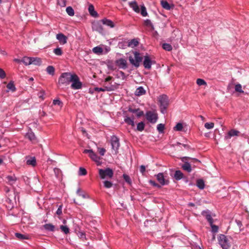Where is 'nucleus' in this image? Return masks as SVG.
<instances>
[{
	"mask_svg": "<svg viewBox=\"0 0 249 249\" xmlns=\"http://www.w3.org/2000/svg\"><path fill=\"white\" fill-rule=\"evenodd\" d=\"M133 53L134 56L130 55L128 57V60L131 64L137 68L140 66V63L142 61L143 57L138 52L134 51Z\"/></svg>",
	"mask_w": 249,
	"mask_h": 249,
	"instance_id": "nucleus-1",
	"label": "nucleus"
},
{
	"mask_svg": "<svg viewBox=\"0 0 249 249\" xmlns=\"http://www.w3.org/2000/svg\"><path fill=\"white\" fill-rule=\"evenodd\" d=\"M73 76V73L71 72H63L62 73L58 79V84L67 86L71 83V77Z\"/></svg>",
	"mask_w": 249,
	"mask_h": 249,
	"instance_id": "nucleus-2",
	"label": "nucleus"
},
{
	"mask_svg": "<svg viewBox=\"0 0 249 249\" xmlns=\"http://www.w3.org/2000/svg\"><path fill=\"white\" fill-rule=\"evenodd\" d=\"M99 175L101 179H110L113 176V171L109 168L105 169H99Z\"/></svg>",
	"mask_w": 249,
	"mask_h": 249,
	"instance_id": "nucleus-3",
	"label": "nucleus"
},
{
	"mask_svg": "<svg viewBox=\"0 0 249 249\" xmlns=\"http://www.w3.org/2000/svg\"><path fill=\"white\" fill-rule=\"evenodd\" d=\"M71 89H79L82 88V83L80 81L78 75L75 73H73V76L71 77Z\"/></svg>",
	"mask_w": 249,
	"mask_h": 249,
	"instance_id": "nucleus-4",
	"label": "nucleus"
},
{
	"mask_svg": "<svg viewBox=\"0 0 249 249\" xmlns=\"http://www.w3.org/2000/svg\"><path fill=\"white\" fill-rule=\"evenodd\" d=\"M159 102L161 112L164 113L169 105L168 98L166 95H162L159 98Z\"/></svg>",
	"mask_w": 249,
	"mask_h": 249,
	"instance_id": "nucleus-5",
	"label": "nucleus"
},
{
	"mask_svg": "<svg viewBox=\"0 0 249 249\" xmlns=\"http://www.w3.org/2000/svg\"><path fill=\"white\" fill-rule=\"evenodd\" d=\"M218 242L221 248L223 249H228L230 244L227 237L224 234H220L218 238Z\"/></svg>",
	"mask_w": 249,
	"mask_h": 249,
	"instance_id": "nucleus-6",
	"label": "nucleus"
},
{
	"mask_svg": "<svg viewBox=\"0 0 249 249\" xmlns=\"http://www.w3.org/2000/svg\"><path fill=\"white\" fill-rule=\"evenodd\" d=\"M146 119L151 123L155 124L158 120V114L155 111H148L145 114Z\"/></svg>",
	"mask_w": 249,
	"mask_h": 249,
	"instance_id": "nucleus-7",
	"label": "nucleus"
},
{
	"mask_svg": "<svg viewBox=\"0 0 249 249\" xmlns=\"http://www.w3.org/2000/svg\"><path fill=\"white\" fill-rule=\"evenodd\" d=\"M111 144L112 149L115 151V154H117L120 146L119 139L115 136H112L111 138Z\"/></svg>",
	"mask_w": 249,
	"mask_h": 249,
	"instance_id": "nucleus-8",
	"label": "nucleus"
},
{
	"mask_svg": "<svg viewBox=\"0 0 249 249\" xmlns=\"http://www.w3.org/2000/svg\"><path fill=\"white\" fill-rule=\"evenodd\" d=\"M84 153H89V157L96 162L99 161L100 158L93 151L92 149H85L83 151Z\"/></svg>",
	"mask_w": 249,
	"mask_h": 249,
	"instance_id": "nucleus-9",
	"label": "nucleus"
},
{
	"mask_svg": "<svg viewBox=\"0 0 249 249\" xmlns=\"http://www.w3.org/2000/svg\"><path fill=\"white\" fill-rule=\"evenodd\" d=\"M156 178L161 185H167L169 183V181L165 179L163 173H160L156 175Z\"/></svg>",
	"mask_w": 249,
	"mask_h": 249,
	"instance_id": "nucleus-10",
	"label": "nucleus"
},
{
	"mask_svg": "<svg viewBox=\"0 0 249 249\" xmlns=\"http://www.w3.org/2000/svg\"><path fill=\"white\" fill-rule=\"evenodd\" d=\"M6 182L10 185H13L17 180V178L15 175H8L5 177Z\"/></svg>",
	"mask_w": 249,
	"mask_h": 249,
	"instance_id": "nucleus-11",
	"label": "nucleus"
},
{
	"mask_svg": "<svg viewBox=\"0 0 249 249\" xmlns=\"http://www.w3.org/2000/svg\"><path fill=\"white\" fill-rule=\"evenodd\" d=\"M116 63L120 68L124 70L127 68V61L124 58H120L116 60Z\"/></svg>",
	"mask_w": 249,
	"mask_h": 249,
	"instance_id": "nucleus-12",
	"label": "nucleus"
},
{
	"mask_svg": "<svg viewBox=\"0 0 249 249\" xmlns=\"http://www.w3.org/2000/svg\"><path fill=\"white\" fill-rule=\"evenodd\" d=\"M152 62L148 55H145L144 57V61L143 65L144 67L146 69H150Z\"/></svg>",
	"mask_w": 249,
	"mask_h": 249,
	"instance_id": "nucleus-13",
	"label": "nucleus"
},
{
	"mask_svg": "<svg viewBox=\"0 0 249 249\" xmlns=\"http://www.w3.org/2000/svg\"><path fill=\"white\" fill-rule=\"evenodd\" d=\"M160 4L163 8L166 10H170L173 9L174 6L173 4H170L166 0H161Z\"/></svg>",
	"mask_w": 249,
	"mask_h": 249,
	"instance_id": "nucleus-14",
	"label": "nucleus"
},
{
	"mask_svg": "<svg viewBox=\"0 0 249 249\" xmlns=\"http://www.w3.org/2000/svg\"><path fill=\"white\" fill-rule=\"evenodd\" d=\"M56 38L60 44H65L67 42V37L62 33L57 34Z\"/></svg>",
	"mask_w": 249,
	"mask_h": 249,
	"instance_id": "nucleus-15",
	"label": "nucleus"
},
{
	"mask_svg": "<svg viewBox=\"0 0 249 249\" xmlns=\"http://www.w3.org/2000/svg\"><path fill=\"white\" fill-rule=\"evenodd\" d=\"M92 29L99 33H102L103 32V29L100 23V21L96 23H94L92 25Z\"/></svg>",
	"mask_w": 249,
	"mask_h": 249,
	"instance_id": "nucleus-16",
	"label": "nucleus"
},
{
	"mask_svg": "<svg viewBox=\"0 0 249 249\" xmlns=\"http://www.w3.org/2000/svg\"><path fill=\"white\" fill-rule=\"evenodd\" d=\"M25 137L28 139L33 143L37 142L35 134L32 131L28 132L25 135Z\"/></svg>",
	"mask_w": 249,
	"mask_h": 249,
	"instance_id": "nucleus-17",
	"label": "nucleus"
},
{
	"mask_svg": "<svg viewBox=\"0 0 249 249\" xmlns=\"http://www.w3.org/2000/svg\"><path fill=\"white\" fill-rule=\"evenodd\" d=\"M129 6L136 13H139L140 12L139 6L136 1L129 2L128 3Z\"/></svg>",
	"mask_w": 249,
	"mask_h": 249,
	"instance_id": "nucleus-18",
	"label": "nucleus"
},
{
	"mask_svg": "<svg viewBox=\"0 0 249 249\" xmlns=\"http://www.w3.org/2000/svg\"><path fill=\"white\" fill-rule=\"evenodd\" d=\"M128 111L131 113H136L138 117H140L143 115L144 114L143 111L141 110L140 108L133 109L131 107H129L128 109Z\"/></svg>",
	"mask_w": 249,
	"mask_h": 249,
	"instance_id": "nucleus-19",
	"label": "nucleus"
},
{
	"mask_svg": "<svg viewBox=\"0 0 249 249\" xmlns=\"http://www.w3.org/2000/svg\"><path fill=\"white\" fill-rule=\"evenodd\" d=\"M114 87L113 86H110L109 87L105 86L104 88H96L95 90L98 91H111L114 90Z\"/></svg>",
	"mask_w": 249,
	"mask_h": 249,
	"instance_id": "nucleus-20",
	"label": "nucleus"
},
{
	"mask_svg": "<svg viewBox=\"0 0 249 249\" xmlns=\"http://www.w3.org/2000/svg\"><path fill=\"white\" fill-rule=\"evenodd\" d=\"M145 93L146 90L142 87H139L138 88L135 92V95L137 96H140L144 95Z\"/></svg>",
	"mask_w": 249,
	"mask_h": 249,
	"instance_id": "nucleus-21",
	"label": "nucleus"
},
{
	"mask_svg": "<svg viewBox=\"0 0 249 249\" xmlns=\"http://www.w3.org/2000/svg\"><path fill=\"white\" fill-rule=\"evenodd\" d=\"M134 117L131 118L130 117L125 116L124 121L125 123L129 125H131L132 126H134Z\"/></svg>",
	"mask_w": 249,
	"mask_h": 249,
	"instance_id": "nucleus-22",
	"label": "nucleus"
},
{
	"mask_svg": "<svg viewBox=\"0 0 249 249\" xmlns=\"http://www.w3.org/2000/svg\"><path fill=\"white\" fill-rule=\"evenodd\" d=\"M100 22H102L103 24L109 26L111 28H113L114 27V24L111 20L109 19L105 18L101 20Z\"/></svg>",
	"mask_w": 249,
	"mask_h": 249,
	"instance_id": "nucleus-23",
	"label": "nucleus"
},
{
	"mask_svg": "<svg viewBox=\"0 0 249 249\" xmlns=\"http://www.w3.org/2000/svg\"><path fill=\"white\" fill-rule=\"evenodd\" d=\"M181 167L184 170L186 171L189 173L192 171L191 164L188 161H185V163L181 166Z\"/></svg>",
	"mask_w": 249,
	"mask_h": 249,
	"instance_id": "nucleus-24",
	"label": "nucleus"
},
{
	"mask_svg": "<svg viewBox=\"0 0 249 249\" xmlns=\"http://www.w3.org/2000/svg\"><path fill=\"white\" fill-rule=\"evenodd\" d=\"M89 12L91 16L95 18L98 17V13L94 10V6L92 5L89 6Z\"/></svg>",
	"mask_w": 249,
	"mask_h": 249,
	"instance_id": "nucleus-25",
	"label": "nucleus"
},
{
	"mask_svg": "<svg viewBox=\"0 0 249 249\" xmlns=\"http://www.w3.org/2000/svg\"><path fill=\"white\" fill-rule=\"evenodd\" d=\"M183 177V173L180 170H177L174 174V178L176 180H180Z\"/></svg>",
	"mask_w": 249,
	"mask_h": 249,
	"instance_id": "nucleus-26",
	"label": "nucleus"
},
{
	"mask_svg": "<svg viewBox=\"0 0 249 249\" xmlns=\"http://www.w3.org/2000/svg\"><path fill=\"white\" fill-rule=\"evenodd\" d=\"M92 52L97 54H101L103 52V49L100 46H96L92 49Z\"/></svg>",
	"mask_w": 249,
	"mask_h": 249,
	"instance_id": "nucleus-27",
	"label": "nucleus"
},
{
	"mask_svg": "<svg viewBox=\"0 0 249 249\" xmlns=\"http://www.w3.org/2000/svg\"><path fill=\"white\" fill-rule=\"evenodd\" d=\"M139 42L137 39H133L128 42V46L133 48L137 46Z\"/></svg>",
	"mask_w": 249,
	"mask_h": 249,
	"instance_id": "nucleus-28",
	"label": "nucleus"
},
{
	"mask_svg": "<svg viewBox=\"0 0 249 249\" xmlns=\"http://www.w3.org/2000/svg\"><path fill=\"white\" fill-rule=\"evenodd\" d=\"M32 63L31 64H34L35 65H40L41 64V60L40 58L38 57H32Z\"/></svg>",
	"mask_w": 249,
	"mask_h": 249,
	"instance_id": "nucleus-29",
	"label": "nucleus"
},
{
	"mask_svg": "<svg viewBox=\"0 0 249 249\" xmlns=\"http://www.w3.org/2000/svg\"><path fill=\"white\" fill-rule=\"evenodd\" d=\"M239 133V131L234 129H231L228 132V135L226 137L227 138H230L231 137L237 136Z\"/></svg>",
	"mask_w": 249,
	"mask_h": 249,
	"instance_id": "nucleus-30",
	"label": "nucleus"
},
{
	"mask_svg": "<svg viewBox=\"0 0 249 249\" xmlns=\"http://www.w3.org/2000/svg\"><path fill=\"white\" fill-rule=\"evenodd\" d=\"M26 163L28 165H30L35 166L36 165V160L35 157H32L26 161Z\"/></svg>",
	"mask_w": 249,
	"mask_h": 249,
	"instance_id": "nucleus-31",
	"label": "nucleus"
},
{
	"mask_svg": "<svg viewBox=\"0 0 249 249\" xmlns=\"http://www.w3.org/2000/svg\"><path fill=\"white\" fill-rule=\"evenodd\" d=\"M43 226L44 229L47 231H54V226L52 224H45Z\"/></svg>",
	"mask_w": 249,
	"mask_h": 249,
	"instance_id": "nucleus-32",
	"label": "nucleus"
},
{
	"mask_svg": "<svg viewBox=\"0 0 249 249\" xmlns=\"http://www.w3.org/2000/svg\"><path fill=\"white\" fill-rule=\"evenodd\" d=\"M32 57H24L21 60V62H22L23 63H24L25 65H30L31 64L32 62Z\"/></svg>",
	"mask_w": 249,
	"mask_h": 249,
	"instance_id": "nucleus-33",
	"label": "nucleus"
},
{
	"mask_svg": "<svg viewBox=\"0 0 249 249\" xmlns=\"http://www.w3.org/2000/svg\"><path fill=\"white\" fill-rule=\"evenodd\" d=\"M7 88L8 89L12 91H15L16 90V88L14 84V82L11 81L7 85Z\"/></svg>",
	"mask_w": 249,
	"mask_h": 249,
	"instance_id": "nucleus-34",
	"label": "nucleus"
},
{
	"mask_svg": "<svg viewBox=\"0 0 249 249\" xmlns=\"http://www.w3.org/2000/svg\"><path fill=\"white\" fill-rule=\"evenodd\" d=\"M196 185L200 189H203L204 188V182L202 179H198L197 180Z\"/></svg>",
	"mask_w": 249,
	"mask_h": 249,
	"instance_id": "nucleus-35",
	"label": "nucleus"
},
{
	"mask_svg": "<svg viewBox=\"0 0 249 249\" xmlns=\"http://www.w3.org/2000/svg\"><path fill=\"white\" fill-rule=\"evenodd\" d=\"M46 71L49 74L53 75L54 73V68L53 66H49L46 68Z\"/></svg>",
	"mask_w": 249,
	"mask_h": 249,
	"instance_id": "nucleus-36",
	"label": "nucleus"
},
{
	"mask_svg": "<svg viewBox=\"0 0 249 249\" xmlns=\"http://www.w3.org/2000/svg\"><path fill=\"white\" fill-rule=\"evenodd\" d=\"M162 48L167 51H171L172 50V46L168 43H163Z\"/></svg>",
	"mask_w": 249,
	"mask_h": 249,
	"instance_id": "nucleus-37",
	"label": "nucleus"
},
{
	"mask_svg": "<svg viewBox=\"0 0 249 249\" xmlns=\"http://www.w3.org/2000/svg\"><path fill=\"white\" fill-rule=\"evenodd\" d=\"M145 126L144 124L142 122L138 124L137 126V130L139 131H142L144 130Z\"/></svg>",
	"mask_w": 249,
	"mask_h": 249,
	"instance_id": "nucleus-38",
	"label": "nucleus"
},
{
	"mask_svg": "<svg viewBox=\"0 0 249 249\" xmlns=\"http://www.w3.org/2000/svg\"><path fill=\"white\" fill-rule=\"evenodd\" d=\"M66 12L67 14L70 16H73L74 15V12L72 8L69 6L66 8Z\"/></svg>",
	"mask_w": 249,
	"mask_h": 249,
	"instance_id": "nucleus-39",
	"label": "nucleus"
},
{
	"mask_svg": "<svg viewBox=\"0 0 249 249\" xmlns=\"http://www.w3.org/2000/svg\"><path fill=\"white\" fill-rule=\"evenodd\" d=\"M144 25L147 27H150L152 30H153L154 29L152 23L149 19H146L144 21Z\"/></svg>",
	"mask_w": 249,
	"mask_h": 249,
	"instance_id": "nucleus-40",
	"label": "nucleus"
},
{
	"mask_svg": "<svg viewBox=\"0 0 249 249\" xmlns=\"http://www.w3.org/2000/svg\"><path fill=\"white\" fill-rule=\"evenodd\" d=\"M141 14L143 17H145L147 15L146 9L144 5L141 6Z\"/></svg>",
	"mask_w": 249,
	"mask_h": 249,
	"instance_id": "nucleus-41",
	"label": "nucleus"
},
{
	"mask_svg": "<svg viewBox=\"0 0 249 249\" xmlns=\"http://www.w3.org/2000/svg\"><path fill=\"white\" fill-rule=\"evenodd\" d=\"M235 90L236 92H239V93H243L244 91L242 89V86L240 84H236L235 86Z\"/></svg>",
	"mask_w": 249,
	"mask_h": 249,
	"instance_id": "nucleus-42",
	"label": "nucleus"
},
{
	"mask_svg": "<svg viewBox=\"0 0 249 249\" xmlns=\"http://www.w3.org/2000/svg\"><path fill=\"white\" fill-rule=\"evenodd\" d=\"M16 237L19 239H28L27 237L22 234L19 233H15Z\"/></svg>",
	"mask_w": 249,
	"mask_h": 249,
	"instance_id": "nucleus-43",
	"label": "nucleus"
},
{
	"mask_svg": "<svg viewBox=\"0 0 249 249\" xmlns=\"http://www.w3.org/2000/svg\"><path fill=\"white\" fill-rule=\"evenodd\" d=\"M60 228L61 230V231L63 232H64L65 234H68V233H69V229L67 226L61 225Z\"/></svg>",
	"mask_w": 249,
	"mask_h": 249,
	"instance_id": "nucleus-44",
	"label": "nucleus"
},
{
	"mask_svg": "<svg viewBox=\"0 0 249 249\" xmlns=\"http://www.w3.org/2000/svg\"><path fill=\"white\" fill-rule=\"evenodd\" d=\"M157 129L159 133H162L163 132L164 129V124H160L157 125Z\"/></svg>",
	"mask_w": 249,
	"mask_h": 249,
	"instance_id": "nucleus-45",
	"label": "nucleus"
},
{
	"mask_svg": "<svg viewBox=\"0 0 249 249\" xmlns=\"http://www.w3.org/2000/svg\"><path fill=\"white\" fill-rule=\"evenodd\" d=\"M53 53L57 55L60 56L62 54V51L60 48H57L53 50Z\"/></svg>",
	"mask_w": 249,
	"mask_h": 249,
	"instance_id": "nucleus-46",
	"label": "nucleus"
},
{
	"mask_svg": "<svg viewBox=\"0 0 249 249\" xmlns=\"http://www.w3.org/2000/svg\"><path fill=\"white\" fill-rule=\"evenodd\" d=\"M196 84L198 86L206 85V82L202 79L198 78L196 80Z\"/></svg>",
	"mask_w": 249,
	"mask_h": 249,
	"instance_id": "nucleus-47",
	"label": "nucleus"
},
{
	"mask_svg": "<svg viewBox=\"0 0 249 249\" xmlns=\"http://www.w3.org/2000/svg\"><path fill=\"white\" fill-rule=\"evenodd\" d=\"M104 185L106 188H110L112 186L113 184L109 181L106 180L104 181Z\"/></svg>",
	"mask_w": 249,
	"mask_h": 249,
	"instance_id": "nucleus-48",
	"label": "nucleus"
},
{
	"mask_svg": "<svg viewBox=\"0 0 249 249\" xmlns=\"http://www.w3.org/2000/svg\"><path fill=\"white\" fill-rule=\"evenodd\" d=\"M205 127L207 129H212L214 127V123H206L205 125Z\"/></svg>",
	"mask_w": 249,
	"mask_h": 249,
	"instance_id": "nucleus-49",
	"label": "nucleus"
},
{
	"mask_svg": "<svg viewBox=\"0 0 249 249\" xmlns=\"http://www.w3.org/2000/svg\"><path fill=\"white\" fill-rule=\"evenodd\" d=\"M183 128V125L181 123H178L174 127V129L177 131H181Z\"/></svg>",
	"mask_w": 249,
	"mask_h": 249,
	"instance_id": "nucleus-50",
	"label": "nucleus"
},
{
	"mask_svg": "<svg viewBox=\"0 0 249 249\" xmlns=\"http://www.w3.org/2000/svg\"><path fill=\"white\" fill-rule=\"evenodd\" d=\"M87 172L86 170L82 167H80L79 168V175L81 176H85L87 175Z\"/></svg>",
	"mask_w": 249,
	"mask_h": 249,
	"instance_id": "nucleus-51",
	"label": "nucleus"
},
{
	"mask_svg": "<svg viewBox=\"0 0 249 249\" xmlns=\"http://www.w3.org/2000/svg\"><path fill=\"white\" fill-rule=\"evenodd\" d=\"M206 219L209 222L210 224L213 223V220L210 214H206L205 215Z\"/></svg>",
	"mask_w": 249,
	"mask_h": 249,
	"instance_id": "nucleus-52",
	"label": "nucleus"
},
{
	"mask_svg": "<svg viewBox=\"0 0 249 249\" xmlns=\"http://www.w3.org/2000/svg\"><path fill=\"white\" fill-rule=\"evenodd\" d=\"M123 178L127 183H128L129 184H131V180L129 176L126 174H124Z\"/></svg>",
	"mask_w": 249,
	"mask_h": 249,
	"instance_id": "nucleus-53",
	"label": "nucleus"
},
{
	"mask_svg": "<svg viewBox=\"0 0 249 249\" xmlns=\"http://www.w3.org/2000/svg\"><path fill=\"white\" fill-rule=\"evenodd\" d=\"M77 194L79 196H81L83 198H86L87 197V195L85 193L82 192L80 189L77 190Z\"/></svg>",
	"mask_w": 249,
	"mask_h": 249,
	"instance_id": "nucleus-54",
	"label": "nucleus"
},
{
	"mask_svg": "<svg viewBox=\"0 0 249 249\" xmlns=\"http://www.w3.org/2000/svg\"><path fill=\"white\" fill-rule=\"evenodd\" d=\"M210 226L212 228V231L213 232H217L218 230V227L217 226L213 225V223L210 224Z\"/></svg>",
	"mask_w": 249,
	"mask_h": 249,
	"instance_id": "nucleus-55",
	"label": "nucleus"
},
{
	"mask_svg": "<svg viewBox=\"0 0 249 249\" xmlns=\"http://www.w3.org/2000/svg\"><path fill=\"white\" fill-rule=\"evenodd\" d=\"M149 183H150L151 185H152V186H153L157 187H158V188H160L161 187V185H160V184H158L157 183H156V182L155 181H154V180H150L149 181Z\"/></svg>",
	"mask_w": 249,
	"mask_h": 249,
	"instance_id": "nucleus-56",
	"label": "nucleus"
},
{
	"mask_svg": "<svg viewBox=\"0 0 249 249\" xmlns=\"http://www.w3.org/2000/svg\"><path fill=\"white\" fill-rule=\"evenodd\" d=\"M57 4L61 7L66 6L65 0H57Z\"/></svg>",
	"mask_w": 249,
	"mask_h": 249,
	"instance_id": "nucleus-57",
	"label": "nucleus"
},
{
	"mask_svg": "<svg viewBox=\"0 0 249 249\" xmlns=\"http://www.w3.org/2000/svg\"><path fill=\"white\" fill-rule=\"evenodd\" d=\"M98 151L101 156H104L106 150L104 148H98Z\"/></svg>",
	"mask_w": 249,
	"mask_h": 249,
	"instance_id": "nucleus-58",
	"label": "nucleus"
},
{
	"mask_svg": "<svg viewBox=\"0 0 249 249\" xmlns=\"http://www.w3.org/2000/svg\"><path fill=\"white\" fill-rule=\"evenodd\" d=\"M53 104L54 105H58L59 106H62L63 104L60 100H59L58 99H56V100H54L53 101Z\"/></svg>",
	"mask_w": 249,
	"mask_h": 249,
	"instance_id": "nucleus-59",
	"label": "nucleus"
},
{
	"mask_svg": "<svg viewBox=\"0 0 249 249\" xmlns=\"http://www.w3.org/2000/svg\"><path fill=\"white\" fill-rule=\"evenodd\" d=\"M6 77V73L3 69L0 68V78L3 79Z\"/></svg>",
	"mask_w": 249,
	"mask_h": 249,
	"instance_id": "nucleus-60",
	"label": "nucleus"
},
{
	"mask_svg": "<svg viewBox=\"0 0 249 249\" xmlns=\"http://www.w3.org/2000/svg\"><path fill=\"white\" fill-rule=\"evenodd\" d=\"M62 205H60L59 206L58 208L57 209V210L56 211V213L57 215H60V214H62Z\"/></svg>",
	"mask_w": 249,
	"mask_h": 249,
	"instance_id": "nucleus-61",
	"label": "nucleus"
},
{
	"mask_svg": "<svg viewBox=\"0 0 249 249\" xmlns=\"http://www.w3.org/2000/svg\"><path fill=\"white\" fill-rule=\"evenodd\" d=\"M182 162L185 163V161H188V160H191V158L189 157H184L181 158Z\"/></svg>",
	"mask_w": 249,
	"mask_h": 249,
	"instance_id": "nucleus-62",
	"label": "nucleus"
},
{
	"mask_svg": "<svg viewBox=\"0 0 249 249\" xmlns=\"http://www.w3.org/2000/svg\"><path fill=\"white\" fill-rule=\"evenodd\" d=\"M53 171L55 173V174L56 175V176H58L59 174L60 173V172L61 171L58 168H54V169H53Z\"/></svg>",
	"mask_w": 249,
	"mask_h": 249,
	"instance_id": "nucleus-63",
	"label": "nucleus"
},
{
	"mask_svg": "<svg viewBox=\"0 0 249 249\" xmlns=\"http://www.w3.org/2000/svg\"><path fill=\"white\" fill-rule=\"evenodd\" d=\"M145 171V167L144 165H141L140 166V172L143 174Z\"/></svg>",
	"mask_w": 249,
	"mask_h": 249,
	"instance_id": "nucleus-64",
	"label": "nucleus"
}]
</instances>
